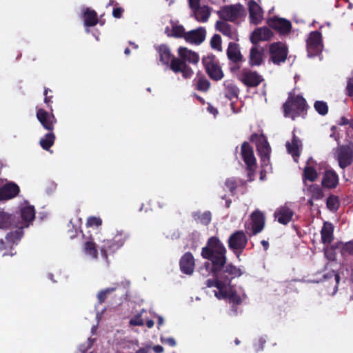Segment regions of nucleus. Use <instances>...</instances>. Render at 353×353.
<instances>
[{
    "mask_svg": "<svg viewBox=\"0 0 353 353\" xmlns=\"http://www.w3.org/2000/svg\"><path fill=\"white\" fill-rule=\"evenodd\" d=\"M226 248L216 237L209 239L207 245L201 250V256L205 259L210 260L212 266L211 271H221L226 263Z\"/></svg>",
    "mask_w": 353,
    "mask_h": 353,
    "instance_id": "obj_1",
    "label": "nucleus"
},
{
    "mask_svg": "<svg viewBox=\"0 0 353 353\" xmlns=\"http://www.w3.org/2000/svg\"><path fill=\"white\" fill-rule=\"evenodd\" d=\"M21 221L14 224V226L19 230L14 232H10L6 235V240L8 242L16 243L19 241L22 236L23 232L21 229L27 228L34 221L35 217V210L34 206L29 205H24L20 209Z\"/></svg>",
    "mask_w": 353,
    "mask_h": 353,
    "instance_id": "obj_2",
    "label": "nucleus"
},
{
    "mask_svg": "<svg viewBox=\"0 0 353 353\" xmlns=\"http://www.w3.org/2000/svg\"><path fill=\"white\" fill-rule=\"evenodd\" d=\"M283 108L284 116L294 120L296 117L301 116L305 111L306 101L301 96L290 97Z\"/></svg>",
    "mask_w": 353,
    "mask_h": 353,
    "instance_id": "obj_3",
    "label": "nucleus"
},
{
    "mask_svg": "<svg viewBox=\"0 0 353 353\" xmlns=\"http://www.w3.org/2000/svg\"><path fill=\"white\" fill-rule=\"evenodd\" d=\"M202 63L205 67L208 76L214 81H219L223 79L224 74L219 65L218 60L212 55H207L202 59Z\"/></svg>",
    "mask_w": 353,
    "mask_h": 353,
    "instance_id": "obj_4",
    "label": "nucleus"
},
{
    "mask_svg": "<svg viewBox=\"0 0 353 353\" xmlns=\"http://www.w3.org/2000/svg\"><path fill=\"white\" fill-rule=\"evenodd\" d=\"M265 225V217L259 210H255L250 215V222L245 223V232L250 236L261 232Z\"/></svg>",
    "mask_w": 353,
    "mask_h": 353,
    "instance_id": "obj_5",
    "label": "nucleus"
},
{
    "mask_svg": "<svg viewBox=\"0 0 353 353\" xmlns=\"http://www.w3.org/2000/svg\"><path fill=\"white\" fill-rule=\"evenodd\" d=\"M334 157L341 168L344 169L353 161V145L339 146L335 151Z\"/></svg>",
    "mask_w": 353,
    "mask_h": 353,
    "instance_id": "obj_6",
    "label": "nucleus"
},
{
    "mask_svg": "<svg viewBox=\"0 0 353 353\" xmlns=\"http://www.w3.org/2000/svg\"><path fill=\"white\" fill-rule=\"evenodd\" d=\"M248 243V238L245 234L238 230L230 235L228 239V247L238 256L245 249Z\"/></svg>",
    "mask_w": 353,
    "mask_h": 353,
    "instance_id": "obj_7",
    "label": "nucleus"
},
{
    "mask_svg": "<svg viewBox=\"0 0 353 353\" xmlns=\"http://www.w3.org/2000/svg\"><path fill=\"white\" fill-rule=\"evenodd\" d=\"M217 13L223 20L234 21L244 15V8L240 4L225 6L222 7Z\"/></svg>",
    "mask_w": 353,
    "mask_h": 353,
    "instance_id": "obj_8",
    "label": "nucleus"
},
{
    "mask_svg": "<svg viewBox=\"0 0 353 353\" xmlns=\"http://www.w3.org/2000/svg\"><path fill=\"white\" fill-rule=\"evenodd\" d=\"M239 79L248 87H256L264 81L263 77L257 72L249 68H243L238 74Z\"/></svg>",
    "mask_w": 353,
    "mask_h": 353,
    "instance_id": "obj_9",
    "label": "nucleus"
},
{
    "mask_svg": "<svg viewBox=\"0 0 353 353\" xmlns=\"http://www.w3.org/2000/svg\"><path fill=\"white\" fill-rule=\"evenodd\" d=\"M256 139V145L257 151L261 157L263 165H268L269 163L271 148L265 137L263 135L256 134L252 136V141Z\"/></svg>",
    "mask_w": 353,
    "mask_h": 353,
    "instance_id": "obj_10",
    "label": "nucleus"
},
{
    "mask_svg": "<svg viewBox=\"0 0 353 353\" xmlns=\"http://www.w3.org/2000/svg\"><path fill=\"white\" fill-rule=\"evenodd\" d=\"M270 58L274 63L284 62L288 55V48L281 42L273 43L270 46Z\"/></svg>",
    "mask_w": 353,
    "mask_h": 353,
    "instance_id": "obj_11",
    "label": "nucleus"
},
{
    "mask_svg": "<svg viewBox=\"0 0 353 353\" xmlns=\"http://www.w3.org/2000/svg\"><path fill=\"white\" fill-rule=\"evenodd\" d=\"M307 49L309 57H314L321 52L323 44L320 32L314 31L309 34L307 40Z\"/></svg>",
    "mask_w": 353,
    "mask_h": 353,
    "instance_id": "obj_12",
    "label": "nucleus"
},
{
    "mask_svg": "<svg viewBox=\"0 0 353 353\" xmlns=\"http://www.w3.org/2000/svg\"><path fill=\"white\" fill-rule=\"evenodd\" d=\"M212 272L215 276V279L208 280L206 281L207 287H216L219 290V294H221L222 296H225L226 293L223 291V288L230 285V279L228 276H223V274L221 273V271H212Z\"/></svg>",
    "mask_w": 353,
    "mask_h": 353,
    "instance_id": "obj_13",
    "label": "nucleus"
},
{
    "mask_svg": "<svg viewBox=\"0 0 353 353\" xmlns=\"http://www.w3.org/2000/svg\"><path fill=\"white\" fill-rule=\"evenodd\" d=\"M268 23L270 27L276 30L281 34H288L292 28L290 21L283 18H271L268 20Z\"/></svg>",
    "mask_w": 353,
    "mask_h": 353,
    "instance_id": "obj_14",
    "label": "nucleus"
},
{
    "mask_svg": "<svg viewBox=\"0 0 353 353\" xmlns=\"http://www.w3.org/2000/svg\"><path fill=\"white\" fill-rule=\"evenodd\" d=\"M37 118L47 130L52 131L54 125L56 123V119L53 114L49 113L43 109L39 108L37 111Z\"/></svg>",
    "mask_w": 353,
    "mask_h": 353,
    "instance_id": "obj_15",
    "label": "nucleus"
},
{
    "mask_svg": "<svg viewBox=\"0 0 353 353\" xmlns=\"http://www.w3.org/2000/svg\"><path fill=\"white\" fill-rule=\"evenodd\" d=\"M170 68L175 73L181 72L185 79L191 78L194 73L193 70L184 61L177 58L172 59Z\"/></svg>",
    "mask_w": 353,
    "mask_h": 353,
    "instance_id": "obj_16",
    "label": "nucleus"
},
{
    "mask_svg": "<svg viewBox=\"0 0 353 353\" xmlns=\"http://www.w3.org/2000/svg\"><path fill=\"white\" fill-rule=\"evenodd\" d=\"M241 155L242 158L247 165L248 169L250 171H253L256 167V159L254 155V152L250 145L244 143L241 146Z\"/></svg>",
    "mask_w": 353,
    "mask_h": 353,
    "instance_id": "obj_17",
    "label": "nucleus"
},
{
    "mask_svg": "<svg viewBox=\"0 0 353 353\" xmlns=\"http://www.w3.org/2000/svg\"><path fill=\"white\" fill-rule=\"evenodd\" d=\"M273 35L272 32L268 27H261L256 28L250 35V41L256 44L260 41H268Z\"/></svg>",
    "mask_w": 353,
    "mask_h": 353,
    "instance_id": "obj_18",
    "label": "nucleus"
},
{
    "mask_svg": "<svg viewBox=\"0 0 353 353\" xmlns=\"http://www.w3.org/2000/svg\"><path fill=\"white\" fill-rule=\"evenodd\" d=\"M294 215L293 210L287 205L279 207L274 212V217L279 223L283 225H287L292 221Z\"/></svg>",
    "mask_w": 353,
    "mask_h": 353,
    "instance_id": "obj_19",
    "label": "nucleus"
},
{
    "mask_svg": "<svg viewBox=\"0 0 353 353\" xmlns=\"http://www.w3.org/2000/svg\"><path fill=\"white\" fill-rule=\"evenodd\" d=\"M205 38V30L203 28H199L187 32L185 36V40L190 43L199 45L201 44Z\"/></svg>",
    "mask_w": 353,
    "mask_h": 353,
    "instance_id": "obj_20",
    "label": "nucleus"
},
{
    "mask_svg": "<svg viewBox=\"0 0 353 353\" xmlns=\"http://www.w3.org/2000/svg\"><path fill=\"white\" fill-rule=\"evenodd\" d=\"M194 259L190 252H186L180 260V269L184 274L190 275L194 269Z\"/></svg>",
    "mask_w": 353,
    "mask_h": 353,
    "instance_id": "obj_21",
    "label": "nucleus"
},
{
    "mask_svg": "<svg viewBox=\"0 0 353 353\" xmlns=\"http://www.w3.org/2000/svg\"><path fill=\"white\" fill-rule=\"evenodd\" d=\"M216 29L223 35L232 40H238V33L236 28L223 21H218L215 25Z\"/></svg>",
    "mask_w": 353,
    "mask_h": 353,
    "instance_id": "obj_22",
    "label": "nucleus"
},
{
    "mask_svg": "<svg viewBox=\"0 0 353 353\" xmlns=\"http://www.w3.org/2000/svg\"><path fill=\"white\" fill-rule=\"evenodd\" d=\"M286 148L289 154L292 155L294 161H298V158L300 155V152L302 149V143L293 133V137L291 142L286 143Z\"/></svg>",
    "mask_w": 353,
    "mask_h": 353,
    "instance_id": "obj_23",
    "label": "nucleus"
},
{
    "mask_svg": "<svg viewBox=\"0 0 353 353\" xmlns=\"http://www.w3.org/2000/svg\"><path fill=\"white\" fill-rule=\"evenodd\" d=\"M250 18L251 23L257 25L263 19V11L261 8L254 1L248 3Z\"/></svg>",
    "mask_w": 353,
    "mask_h": 353,
    "instance_id": "obj_24",
    "label": "nucleus"
},
{
    "mask_svg": "<svg viewBox=\"0 0 353 353\" xmlns=\"http://www.w3.org/2000/svg\"><path fill=\"white\" fill-rule=\"evenodd\" d=\"M178 54L181 60L190 63L196 64L199 61V56L198 54L191 50L185 47H180L178 49Z\"/></svg>",
    "mask_w": 353,
    "mask_h": 353,
    "instance_id": "obj_25",
    "label": "nucleus"
},
{
    "mask_svg": "<svg viewBox=\"0 0 353 353\" xmlns=\"http://www.w3.org/2000/svg\"><path fill=\"white\" fill-rule=\"evenodd\" d=\"M228 58L234 63H240L243 61V56L240 52L239 46L235 43H229L227 49Z\"/></svg>",
    "mask_w": 353,
    "mask_h": 353,
    "instance_id": "obj_26",
    "label": "nucleus"
},
{
    "mask_svg": "<svg viewBox=\"0 0 353 353\" xmlns=\"http://www.w3.org/2000/svg\"><path fill=\"white\" fill-rule=\"evenodd\" d=\"M339 183V176L334 170H326L323 176L322 185L324 188L332 189L336 187Z\"/></svg>",
    "mask_w": 353,
    "mask_h": 353,
    "instance_id": "obj_27",
    "label": "nucleus"
},
{
    "mask_svg": "<svg viewBox=\"0 0 353 353\" xmlns=\"http://www.w3.org/2000/svg\"><path fill=\"white\" fill-rule=\"evenodd\" d=\"M19 191V188L16 184H6L0 189V200L12 199L18 194Z\"/></svg>",
    "mask_w": 353,
    "mask_h": 353,
    "instance_id": "obj_28",
    "label": "nucleus"
},
{
    "mask_svg": "<svg viewBox=\"0 0 353 353\" xmlns=\"http://www.w3.org/2000/svg\"><path fill=\"white\" fill-rule=\"evenodd\" d=\"M192 12L196 21L202 23L207 22L211 14L210 8L207 6H199Z\"/></svg>",
    "mask_w": 353,
    "mask_h": 353,
    "instance_id": "obj_29",
    "label": "nucleus"
},
{
    "mask_svg": "<svg viewBox=\"0 0 353 353\" xmlns=\"http://www.w3.org/2000/svg\"><path fill=\"white\" fill-rule=\"evenodd\" d=\"M334 227L332 223L325 222L321 231V240L323 243L328 244L333 240Z\"/></svg>",
    "mask_w": 353,
    "mask_h": 353,
    "instance_id": "obj_30",
    "label": "nucleus"
},
{
    "mask_svg": "<svg viewBox=\"0 0 353 353\" xmlns=\"http://www.w3.org/2000/svg\"><path fill=\"white\" fill-rule=\"evenodd\" d=\"M221 272L223 274V276H228L231 281L232 279L241 276L243 271L239 268L228 264L221 269Z\"/></svg>",
    "mask_w": 353,
    "mask_h": 353,
    "instance_id": "obj_31",
    "label": "nucleus"
},
{
    "mask_svg": "<svg viewBox=\"0 0 353 353\" xmlns=\"http://www.w3.org/2000/svg\"><path fill=\"white\" fill-rule=\"evenodd\" d=\"M98 23L97 14L94 10L86 8L84 11V26H94Z\"/></svg>",
    "mask_w": 353,
    "mask_h": 353,
    "instance_id": "obj_32",
    "label": "nucleus"
},
{
    "mask_svg": "<svg viewBox=\"0 0 353 353\" xmlns=\"http://www.w3.org/2000/svg\"><path fill=\"white\" fill-rule=\"evenodd\" d=\"M159 54V61L163 64L168 65L169 63H171V52L170 49L164 45H161L158 49Z\"/></svg>",
    "mask_w": 353,
    "mask_h": 353,
    "instance_id": "obj_33",
    "label": "nucleus"
},
{
    "mask_svg": "<svg viewBox=\"0 0 353 353\" xmlns=\"http://www.w3.org/2000/svg\"><path fill=\"white\" fill-rule=\"evenodd\" d=\"M263 61V53L256 48H252L250 52V64L252 66L259 65Z\"/></svg>",
    "mask_w": 353,
    "mask_h": 353,
    "instance_id": "obj_34",
    "label": "nucleus"
},
{
    "mask_svg": "<svg viewBox=\"0 0 353 353\" xmlns=\"http://www.w3.org/2000/svg\"><path fill=\"white\" fill-rule=\"evenodd\" d=\"M225 96L230 100L238 97L239 89L232 83L226 81L224 82Z\"/></svg>",
    "mask_w": 353,
    "mask_h": 353,
    "instance_id": "obj_35",
    "label": "nucleus"
},
{
    "mask_svg": "<svg viewBox=\"0 0 353 353\" xmlns=\"http://www.w3.org/2000/svg\"><path fill=\"white\" fill-rule=\"evenodd\" d=\"M54 139L55 136L54 133L50 131L41 139L39 143L43 150H49L54 144Z\"/></svg>",
    "mask_w": 353,
    "mask_h": 353,
    "instance_id": "obj_36",
    "label": "nucleus"
},
{
    "mask_svg": "<svg viewBox=\"0 0 353 353\" xmlns=\"http://www.w3.org/2000/svg\"><path fill=\"white\" fill-rule=\"evenodd\" d=\"M307 194L314 200L321 199L324 196L321 188L317 185H310L307 189Z\"/></svg>",
    "mask_w": 353,
    "mask_h": 353,
    "instance_id": "obj_37",
    "label": "nucleus"
},
{
    "mask_svg": "<svg viewBox=\"0 0 353 353\" xmlns=\"http://www.w3.org/2000/svg\"><path fill=\"white\" fill-rule=\"evenodd\" d=\"M126 239H127L126 234H123L121 232H118L113 238V241H114V242H115V245H109L108 247V248L110 250H117L118 248H119L120 247H121L123 245Z\"/></svg>",
    "mask_w": 353,
    "mask_h": 353,
    "instance_id": "obj_38",
    "label": "nucleus"
},
{
    "mask_svg": "<svg viewBox=\"0 0 353 353\" xmlns=\"http://www.w3.org/2000/svg\"><path fill=\"white\" fill-rule=\"evenodd\" d=\"M11 217L0 209V229H6L12 225Z\"/></svg>",
    "mask_w": 353,
    "mask_h": 353,
    "instance_id": "obj_39",
    "label": "nucleus"
},
{
    "mask_svg": "<svg viewBox=\"0 0 353 353\" xmlns=\"http://www.w3.org/2000/svg\"><path fill=\"white\" fill-rule=\"evenodd\" d=\"M85 252L87 255L90 256L92 259L97 257V251L95 247V244L92 241H87L85 243Z\"/></svg>",
    "mask_w": 353,
    "mask_h": 353,
    "instance_id": "obj_40",
    "label": "nucleus"
},
{
    "mask_svg": "<svg viewBox=\"0 0 353 353\" xmlns=\"http://www.w3.org/2000/svg\"><path fill=\"white\" fill-rule=\"evenodd\" d=\"M316 111L321 115H325L328 112L327 103L323 101H316L314 105Z\"/></svg>",
    "mask_w": 353,
    "mask_h": 353,
    "instance_id": "obj_41",
    "label": "nucleus"
},
{
    "mask_svg": "<svg viewBox=\"0 0 353 353\" xmlns=\"http://www.w3.org/2000/svg\"><path fill=\"white\" fill-rule=\"evenodd\" d=\"M326 204L330 210L335 211L339 207V199L335 196H330L327 198Z\"/></svg>",
    "mask_w": 353,
    "mask_h": 353,
    "instance_id": "obj_42",
    "label": "nucleus"
},
{
    "mask_svg": "<svg viewBox=\"0 0 353 353\" xmlns=\"http://www.w3.org/2000/svg\"><path fill=\"white\" fill-rule=\"evenodd\" d=\"M317 177V172L316 170L312 167H305L304 169V178L310 181H314Z\"/></svg>",
    "mask_w": 353,
    "mask_h": 353,
    "instance_id": "obj_43",
    "label": "nucleus"
},
{
    "mask_svg": "<svg viewBox=\"0 0 353 353\" xmlns=\"http://www.w3.org/2000/svg\"><path fill=\"white\" fill-rule=\"evenodd\" d=\"M194 216L204 225L208 224L211 221V214L210 212H205L201 215L199 213H194Z\"/></svg>",
    "mask_w": 353,
    "mask_h": 353,
    "instance_id": "obj_44",
    "label": "nucleus"
},
{
    "mask_svg": "<svg viewBox=\"0 0 353 353\" xmlns=\"http://www.w3.org/2000/svg\"><path fill=\"white\" fill-rule=\"evenodd\" d=\"M211 47L218 51L222 50L221 38L219 34H214L210 40Z\"/></svg>",
    "mask_w": 353,
    "mask_h": 353,
    "instance_id": "obj_45",
    "label": "nucleus"
},
{
    "mask_svg": "<svg viewBox=\"0 0 353 353\" xmlns=\"http://www.w3.org/2000/svg\"><path fill=\"white\" fill-rule=\"evenodd\" d=\"M116 290V288H108L105 290H101L97 294V298L99 303H102L105 301L108 294L113 292Z\"/></svg>",
    "mask_w": 353,
    "mask_h": 353,
    "instance_id": "obj_46",
    "label": "nucleus"
},
{
    "mask_svg": "<svg viewBox=\"0 0 353 353\" xmlns=\"http://www.w3.org/2000/svg\"><path fill=\"white\" fill-rule=\"evenodd\" d=\"M210 88V82L205 78H199L196 83V89L205 92Z\"/></svg>",
    "mask_w": 353,
    "mask_h": 353,
    "instance_id": "obj_47",
    "label": "nucleus"
},
{
    "mask_svg": "<svg viewBox=\"0 0 353 353\" xmlns=\"http://www.w3.org/2000/svg\"><path fill=\"white\" fill-rule=\"evenodd\" d=\"M187 32H185V29L182 26H174L172 27V36L175 37H183Z\"/></svg>",
    "mask_w": 353,
    "mask_h": 353,
    "instance_id": "obj_48",
    "label": "nucleus"
},
{
    "mask_svg": "<svg viewBox=\"0 0 353 353\" xmlns=\"http://www.w3.org/2000/svg\"><path fill=\"white\" fill-rule=\"evenodd\" d=\"M226 298H228L230 302L235 304H239L241 302V296L231 289L230 291H228V296Z\"/></svg>",
    "mask_w": 353,
    "mask_h": 353,
    "instance_id": "obj_49",
    "label": "nucleus"
},
{
    "mask_svg": "<svg viewBox=\"0 0 353 353\" xmlns=\"http://www.w3.org/2000/svg\"><path fill=\"white\" fill-rule=\"evenodd\" d=\"M102 224V220L99 217L90 216L87 220L88 227H99Z\"/></svg>",
    "mask_w": 353,
    "mask_h": 353,
    "instance_id": "obj_50",
    "label": "nucleus"
},
{
    "mask_svg": "<svg viewBox=\"0 0 353 353\" xmlns=\"http://www.w3.org/2000/svg\"><path fill=\"white\" fill-rule=\"evenodd\" d=\"M144 310H142L141 313L137 316H135L134 318L131 319L130 321V324L132 325H143L144 321L141 319V314L144 312Z\"/></svg>",
    "mask_w": 353,
    "mask_h": 353,
    "instance_id": "obj_51",
    "label": "nucleus"
},
{
    "mask_svg": "<svg viewBox=\"0 0 353 353\" xmlns=\"http://www.w3.org/2000/svg\"><path fill=\"white\" fill-rule=\"evenodd\" d=\"M115 242H114L112 240H108L106 241H104V244L101 247V252L105 255V256H107V253L108 252H114V250H110L108 248L109 245H114Z\"/></svg>",
    "mask_w": 353,
    "mask_h": 353,
    "instance_id": "obj_52",
    "label": "nucleus"
},
{
    "mask_svg": "<svg viewBox=\"0 0 353 353\" xmlns=\"http://www.w3.org/2000/svg\"><path fill=\"white\" fill-rule=\"evenodd\" d=\"M225 186L230 191L233 192L237 187V181L234 178L228 179L225 181Z\"/></svg>",
    "mask_w": 353,
    "mask_h": 353,
    "instance_id": "obj_53",
    "label": "nucleus"
},
{
    "mask_svg": "<svg viewBox=\"0 0 353 353\" xmlns=\"http://www.w3.org/2000/svg\"><path fill=\"white\" fill-rule=\"evenodd\" d=\"M342 253L353 254V241L345 243L342 248Z\"/></svg>",
    "mask_w": 353,
    "mask_h": 353,
    "instance_id": "obj_54",
    "label": "nucleus"
},
{
    "mask_svg": "<svg viewBox=\"0 0 353 353\" xmlns=\"http://www.w3.org/2000/svg\"><path fill=\"white\" fill-rule=\"evenodd\" d=\"M161 341L163 343H166L171 347H174L176 344V341L172 337L161 338Z\"/></svg>",
    "mask_w": 353,
    "mask_h": 353,
    "instance_id": "obj_55",
    "label": "nucleus"
},
{
    "mask_svg": "<svg viewBox=\"0 0 353 353\" xmlns=\"http://www.w3.org/2000/svg\"><path fill=\"white\" fill-rule=\"evenodd\" d=\"M346 90L347 93L350 97L353 96V78L349 79L347 81Z\"/></svg>",
    "mask_w": 353,
    "mask_h": 353,
    "instance_id": "obj_56",
    "label": "nucleus"
},
{
    "mask_svg": "<svg viewBox=\"0 0 353 353\" xmlns=\"http://www.w3.org/2000/svg\"><path fill=\"white\" fill-rule=\"evenodd\" d=\"M93 345V340L91 339H88V345L84 347L83 345H81L79 350L82 353H85L88 349H90Z\"/></svg>",
    "mask_w": 353,
    "mask_h": 353,
    "instance_id": "obj_57",
    "label": "nucleus"
},
{
    "mask_svg": "<svg viewBox=\"0 0 353 353\" xmlns=\"http://www.w3.org/2000/svg\"><path fill=\"white\" fill-rule=\"evenodd\" d=\"M190 8L192 10L196 9L200 6V0H188Z\"/></svg>",
    "mask_w": 353,
    "mask_h": 353,
    "instance_id": "obj_58",
    "label": "nucleus"
},
{
    "mask_svg": "<svg viewBox=\"0 0 353 353\" xmlns=\"http://www.w3.org/2000/svg\"><path fill=\"white\" fill-rule=\"evenodd\" d=\"M151 349L150 345H146L145 346L139 349L135 353H148Z\"/></svg>",
    "mask_w": 353,
    "mask_h": 353,
    "instance_id": "obj_59",
    "label": "nucleus"
},
{
    "mask_svg": "<svg viewBox=\"0 0 353 353\" xmlns=\"http://www.w3.org/2000/svg\"><path fill=\"white\" fill-rule=\"evenodd\" d=\"M325 256L330 260H334L335 257L333 254V250L332 249H327L325 250Z\"/></svg>",
    "mask_w": 353,
    "mask_h": 353,
    "instance_id": "obj_60",
    "label": "nucleus"
},
{
    "mask_svg": "<svg viewBox=\"0 0 353 353\" xmlns=\"http://www.w3.org/2000/svg\"><path fill=\"white\" fill-rule=\"evenodd\" d=\"M123 10L120 8H117L113 10L112 14L116 18H120L122 14Z\"/></svg>",
    "mask_w": 353,
    "mask_h": 353,
    "instance_id": "obj_61",
    "label": "nucleus"
},
{
    "mask_svg": "<svg viewBox=\"0 0 353 353\" xmlns=\"http://www.w3.org/2000/svg\"><path fill=\"white\" fill-rule=\"evenodd\" d=\"M266 340L263 338H260L259 340V347L256 348V350H261L263 349V345L265 343Z\"/></svg>",
    "mask_w": 353,
    "mask_h": 353,
    "instance_id": "obj_62",
    "label": "nucleus"
},
{
    "mask_svg": "<svg viewBox=\"0 0 353 353\" xmlns=\"http://www.w3.org/2000/svg\"><path fill=\"white\" fill-rule=\"evenodd\" d=\"M208 110L210 113L212 114L214 116H216L218 114L217 109L210 105L208 107Z\"/></svg>",
    "mask_w": 353,
    "mask_h": 353,
    "instance_id": "obj_63",
    "label": "nucleus"
},
{
    "mask_svg": "<svg viewBox=\"0 0 353 353\" xmlns=\"http://www.w3.org/2000/svg\"><path fill=\"white\" fill-rule=\"evenodd\" d=\"M152 349L156 353H161L163 352V347L159 345H154Z\"/></svg>",
    "mask_w": 353,
    "mask_h": 353,
    "instance_id": "obj_64",
    "label": "nucleus"
}]
</instances>
